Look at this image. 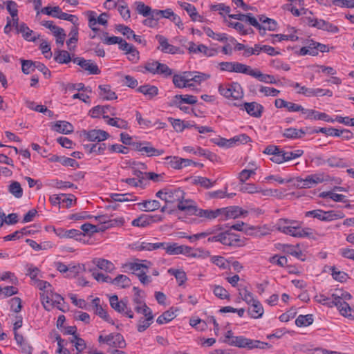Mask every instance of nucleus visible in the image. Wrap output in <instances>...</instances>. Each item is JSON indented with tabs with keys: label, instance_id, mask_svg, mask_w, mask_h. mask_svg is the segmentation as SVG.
<instances>
[{
	"label": "nucleus",
	"instance_id": "5fc2aeb1",
	"mask_svg": "<svg viewBox=\"0 0 354 354\" xmlns=\"http://www.w3.org/2000/svg\"><path fill=\"white\" fill-rule=\"evenodd\" d=\"M157 71L156 75H160L164 77H168L173 74V71L167 64L160 62L157 65Z\"/></svg>",
	"mask_w": 354,
	"mask_h": 354
},
{
	"label": "nucleus",
	"instance_id": "2eb2a0df",
	"mask_svg": "<svg viewBox=\"0 0 354 354\" xmlns=\"http://www.w3.org/2000/svg\"><path fill=\"white\" fill-rule=\"evenodd\" d=\"M191 210H194L192 213H194L193 215L198 216L199 217L202 218H206L207 219H213L218 216L219 215L222 214V210L216 209V210H211V209H199L196 207V208H191Z\"/></svg>",
	"mask_w": 354,
	"mask_h": 354
},
{
	"label": "nucleus",
	"instance_id": "49530a36",
	"mask_svg": "<svg viewBox=\"0 0 354 354\" xmlns=\"http://www.w3.org/2000/svg\"><path fill=\"white\" fill-rule=\"evenodd\" d=\"M110 198L116 202L134 201L136 200L132 194L129 193L124 194L113 193L110 194Z\"/></svg>",
	"mask_w": 354,
	"mask_h": 354
},
{
	"label": "nucleus",
	"instance_id": "774afa93",
	"mask_svg": "<svg viewBox=\"0 0 354 354\" xmlns=\"http://www.w3.org/2000/svg\"><path fill=\"white\" fill-rule=\"evenodd\" d=\"M172 81L176 88H183L186 87V80L182 74L174 75Z\"/></svg>",
	"mask_w": 354,
	"mask_h": 354
},
{
	"label": "nucleus",
	"instance_id": "cd10ccee",
	"mask_svg": "<svg viewBox=\"0 0 354 354\" xmlns=\"http://www.w3.org/2000/svg\"><path fill=\"white\" fill-rule=\"evenodd\" d=\"M306 132L303 129H297L295 128H288L284 130L283 136L289 139L301 138Z\"/></svg>",
	"mask_w": 354,
	"mask_h": 354
},
{
	"label": "nucleus",
	"instance_id": "6ab92c4d",
	"mask_svg": "<svg viewBox=\"0 0 354 354\" xmlns=\"http://www.w3.org/2000/svg\"><path fill=\"white\" fill-rule=\"evenodd\" d=\"M145 313H147L145 315V318L140 317L138 320L137 329L138 332H144L147 328L150 326L153 320V315L152 313H150L147 309H145Z\"/></svg>",
	"mask_w": 354,
	"mask_h": 354
},
{
	"label": "nucleus",
	"instance_id": "c03bdc74",
	"mask_svg": "<svg viewBox=\"0 0 354 354\" xmlns=\"http://www.w3.org/2000/svg\"><path fill=\"white\" fill-rule=\"evenodd\" d=\"M313 322V315L308 314L306 315H300L295 320V324L297 326H308Z\"/></svg>",
	"mask_w": 354,
	"mask_h": 354
},
{
	"label": "nucleus",
	"instance_id": "603ef678",
	"mask_svg": "<svg viewBox=\"0 0 354 354\" xmlns=\"http://www.w3.org/2000/svg\"><path fill=\"white\" fill-rule=\"evenodd\" d=\"M232 88V98L234 100H239L243 97V91L241 84L238 82L231 83Z\"/></svg>",
	"mask_w": 354,
	"mask_h": 354
},
{
	"label": "nucleus",
	"instance_id": "c9c22d12",
	"mask_svg": "<svg viewBox=\"0 0 354 354\" xmlns=\"http://www.w3.org/2000/svg\"><path fill=\"white\" fill-rule=\"evenodd\" d=\"M84 147L86 150L88 151V153L95 152L98 154L104 153V151L106 149V145L105 143L102 144H87L84 145Z\"/></svg>",
	"mask_w": 354,
	"mask_h": 354
},
{
	"label": "nucleus",
	"instance_id": "f03ea898",
	"mask_svg": "<svg viewBox=\"0 0 354 354\" xmlns=\"http://www.w3.org/2000/svg\"><path fill=\"white\" fill-rule=\"evenodd\" d=\"M232 339L233 340L230 342V345L241 348L251 350L253 348L266 349L271 347L268 343L263 342L259 340H253L243 336H236Z\"/></svg>",
	"mask_w": 354,
	"mask_h": 354
},
{
	"label": "nucleus",
	"instance_id": "c85d7f7f",
	"mask_svg": "<svg viewBox=\"0 0 354 354\" xmlns=\"http://www.w3.org/2000/svg\"><path fill=\"white\" fill-rule=\"evenodd\" d=\"M54 59L59 64H68L72 60L69 53L64 50H56Z\"/></svg>",
	"mask_w": 354,
	"mask_h": 354
},
{
	"label": "nucleus",
	"instance_id": "de8ad7c7",
	"mask_svg": "<svg viewBox=\"0 0 354 354\" xmlns=\"http://www.w3.org/2000/svg\"><path fill=\"white\" fill-rule=\"evenodd\" d=\"M17 32L22 33L23 37L26 40L32 41H35L37 40L36 37L31 38L30 37L32 33V30H30V28L24 23H22L19 25Z\"/></svg>",
	"mask_w": 354,
	"mask_h": 354
},
{
	"label": "nucleus",
	"instance_id": "3c124183",
	"mask_svg": "<svg viewBox=\"0 0 354 354\" xmlns=\"http://www.w3.org/2000/svg\"><path fill=\"white\" fill-rule=\"evenodd\" d=\"M114 284L120 286L122 288H128L131 285L130 279L124 274H118L113 279Z\"/></svg>",
	"mask_w": 354,
	"mask_h": 354
},
{
	"label": "nucleus",
	"instance_id": "37998d69",
	"mask_svg": "<svg viewBox=\"0 0 354 354\" xmlns=\"http://www.w3.org/2000/svg\"><path fill=\"white\" fill-rule=\"evenodd\" d=\"M168 273L175 277L179 286H182L187 281L186 273L183 270L170 268Z\"/></svg>",
	"mask_w": 354,
	"mask_h": 354
},
{
	"label": "nucleus",
	"instance_id": "f8f14e48",
	"mask_svg": "<svg viewBox=\"0 0 354 354\" xmlns=\"http://www.w3.org/2000/svg\"><path fill=\"white\" fill-rule=\"evenodd\" d=\"M118 45L121 50L125 51V54L130 55L129 60L135 62L139 59V52L132 44L127 43L121 38V41L119 42Z\"/></svg>",
	"mask_w": 354,
	"mask_h": 354
},
{
	"label": "nucleus",
	"instance_id": "f3484780",
	"mask_svg": "<svg viewBox=\"0 0 354 354\" xmlns=\"http://www.w3.org/2000/svg\"><path fill=\"white\" fill-rule=\"evenodd\" d=\"M222 210V214H225L226 218H236L241 215L247 214L248 212L243 210L238 206H231L225 208H220Z\"/></svg>",
	"mask_w": 354,
	"mask_h": 354
},
{
	"label": "nucleus",
	"instance_id": "a211bd4d",
	"mask_svg": "<svg viewBox=\"0 0 354 354\" xmlns=\"http://www.w3.org/2000/svg\"><path fill=\"white\" fill-rule=\"evenodd\" d=\"M197 102V98L194 95H176L174 96L172 104L174 106H180L183 103L189 104H195Z\"/></svg>",
	"mask_w": 354,
	"mask_h": 354
},
{
	"label": "nucleus",
	"instance_id": "e2e57ef3",
	"mask_svg": "<svg viewBox=\"0 0 354 354\" xmlns=\"http://www.w3.org/2000/svg\"><path fill=\"white\" fill-rule=\"evenodd\" d=\"M333 300H350L352 298L351 295L348 292H344L341 290H337L335 293L332 294L331 295Z\"/></svg>",
	"mask_w": 354,
	"mask_h": 354
},
{
	"label": "nucleus",
	"instance_id": "864d4df0",
	"mask_svg": "<svg viewBox=\"0 0 354 354\" xmlns=\"http://www.w3.org/2000/svg\"><path fill=\"white\" fill-rule=\"evenodd\" d=\"M171 15H172V10L171 8H167L164 10L155 9L153 11L151 16L158 21L160 18L170 19Z\"/></svg>",
	"mask_w": 354,
	"mask_h": 354
},
{
	"label": "nucleus",
	"instance_id": "b1692460",
	"mask_svg": "<svg viewBox=\"0 0 354 354\" xmlns=\"http://www.w3.org/2000/svg\"><path fill=\"white\" fill-rule=\"evenodd\" d=\"M53 130L63 134H69L73 131V127L66 121H58L54 124Z\"/></svg>",
	"mask_w": 354,
	"mask_h": 354
},
{
	"label": "nucleus",
	"instance_id": "a18cd8bd",
	"mask_svg": "<svg viewBox=\"0 0 354 354\" xmlns=\"http://www.w3.org/2000/svg\"><path fill=\"white\" fill-rule=\"evenodd\" d=\"M254 71L255 70L252 69L250 66L234 62V73H243L252 76Z\"/></svg>",
	"mask_w": 354,
	"mask_h": 354
},
{
	"label": "nucleus",
	"instance_id": "7ed1b4c3",
	"mask_svg": "<svg viewBox=\"0 0 354 354\" xmlns=\"http://www.w3.org/2000/svg\"><path fill=\"white\" fill-rule=\"evenodd\" d=\"M284 221H278L276 224V228L281 232L289 234L294 237H311L313 230L310 228H302L301 225L288 226L282 225Z\"/></svg>",
	"mask_w": 354,
	"mask_h": 354
},
{
	"label": "nucleus",
	"instance_id": "4468645a",
	"mask_svg": "<svg viewBox=\"0 0 354 354\" xmlns=\"http://www.w3.org/2000/svg\"><path fill=\"white\" fill-rule=\"evenodd\" d=\"M243 106L248 114L254 118H260L263 111V106L256 102H245Z\"/></svg>",
	"mask_w": 354,
	"mask_h": 354
},
{
	"label": "nucleus",
	"instance_id": "6e6d98bb",
	"mask_svg": "<svg viewBox=\"0 0 354 354\" xmlns=\"http://www.w3.org/2000/svg\"><path fill=\"white\" fill-rule=\"evenodd\" d=\"M21 70L24 74H30L35 70V62L21 59Z\"/></svg>",
	"mask_w": 354,
	"mask_h": 354
},
{
	"label": "nucleus",
	"instance_id": "ea45409f",
	"mask_svg": "<svg viewBox=\"0 0 354 354\" xmlns=\"http://www.w3.org/2000/svg\"><path fill=\"white\" fill-rule=\"evenodd\" d=\"M142 151H145L147 156H158L164 153V150L158 149L151 146L149 142H145V145L142 148Z\"/></svg>",
	"mask_w": 354,
	"mask_h": 354
},
{
	"label": "nucleus",
	"instance_id": "473e14b6",
	"mask_svg": "<svg viewBox=\"0 0 354 354\" xmlns=\"http://www.w3.org/2000/svg\"><path fill=\"white\" fill-rule=\"evenodd\" d=\"M188 50L189 53H203L204 55L211 57L214 55V53H209V50L207 47L203 44H200L198 46H196L194 42L189 43V46L188 48Z\"/></svg>",
	"mask_w": 354,
	"mask_h": 354
},
{
	"label": "nucleus",
	"instance_id": "f257e3e1",
	"mask_svg": "<svg viewBox=\"0 0 354 354\" xmlns=\"http://www.w3.org/2000/svg\"><path fill=\"white\" fill-rule=\"evenodd\" d=\"M164 250L169 255L184 254L189 257H200L203 256L204 251L200 248L194 249L187 245H179L176 243H166Z\"/></svg>",
	"mask_w": 354,
	"mask_h": 354
},
{
	"label": "nucleus",
	"instance_id": "39448f33",
	"mask_svg": "<svg viewBox=\"0 0 354 354\" xmlns=\"http://www.w3.org/2000/svg\"><path fill=\"white\" fill-rule=\"evenodd\" d=\"M324 180L322 175L319 174L308 175L304 179L301 177L296 178L297 187L301 189L311 188L314 185L322 183Z\"/></svg>",
	"mask_w": 354,
	"mask_h": 354
},
{
	"label": "nucleus",
	"instance_id": "423d86ee",
	"mask_svg": "<svg viewBox=\"0 0 354 354\" xmlns=\"http://www.w3.org/2000/svg\"><path fill=\"white\" fill-rule=\"evenodd\" d=\"M81 136H84L90 142H101L106 140L109 137V134L101 129H92L90 131L82 130Z\"/></svg>",
	"mask_w": 354,
	"mask_h": 354
},
{
	"label": "nucleus",
	"instance_id": "4c0bfd02",
	"mask_svg": "<svg viewBox=\"0 0 354 354\" xmlns=\"http://www.w3.org/2000/svg\"><path fill=\"white\" fill-rule=\"evenodd\" d=\"M8 192L15 198H19L23 196V189L17 181H12L8 186Z\"/></svg>",
	"mask_w": 354,
	"mask_h": 354
},
{
	"label": "nucleus",
	"instance_id": "e433bc0d",
	"mask_svg": "<svg viewBox=\"0 0 354 354\" xmlns=\"http://www.w3.org/2000/svg\"><path fill=\"white\" fill-rule=\"evenodd\" d=\"M323 221H331L333 220L340 219L343 218L345 215L341 211H324V215H323Z\"/></svg>",
	"mask_w": 354,
	"mask_h": 354
},
{
	"label": "nucleus",
	"instance_id": "4be33fe9",
	"mask_svg": "<svg viewBox=\"0 0 354 354\" xmlns=\"http://www.w3.org/2000/svg\"><path fill=\"white\" fill-rule=\"evenodd\" d=\"M137 91L145 96L147 97L149 100L153 98L158 94V88L156 86L145 84L143 86H140Z\"/></svg>",
	"mask_w": 354,
	"mask_h": 354
},
{
	"label": "nucleus",
	"instance_id": "4d7b16f0",
	"mask_svg": "<svg viewBox=\"0 0 354 354\" xmlns=\"http://www.w3.org/2000/svg\"><path fill=\"white\" fill-rule=\"evenodd\" d=\"M328 165L331 167H342L344 168L348 166V165L344 161L343 159L337 158L335 156H332L326 160Z\"/></svg>",
	"mask_w": 354,
	"mask_h": 354
},
{
	"label": "nucleus",
	"instance_id": "58836bf2",
	"mask_svg": "<svg viewBox=\"0 0 354 354\" xmlns=\"http://www.w3.org/2000/svg\"><path fill=\"white\" fill-rule=\"evenodd\" d=\"M135 4L136 5V11L138 14L142 15L143 17L152 15L153 10H152L149 6L145 5L141 1H137Z\"/></svg>",
	"mask_w": 354,
	"mask_h": 354
},
{
	"label": "nucleus",
	"instance_id": "7c9ffc66",
	"mask_svg": "<svg viewBox=\"0 0 354 354\" xmlns=\"http://www.w3.org/2000/svg\"><path fill=\"white\" fill-rule=\"evenodd\" d=\"M151 215H142L132 221V225L137 227H146L153 223Z\"/></svg>",
	"mask_w": 354,
	"mask_h": 354
},
{
	"label": "nucleus",
	"instance_id": "412c9836",
	"mask_svg": "<svg viewBox=\"0 0 354 354\" xmlns=\"http://www.w3.org/2000/svg\"><path fill=\"white\" fill-rule=\"evenodd\" d=\"M138 207L142 211L153 212L160 208V203L157 200H146L138 203Z\"/></svg>",
	"mask_w": 354,
	"mask_h": 354
},
{
	"label": "nucleus",
	"instance_id": "dca6fc26",
	"mask_svg": "<svg viewBox=\"0 0 354 354\" xmlns=\"http://www.w3.org/2000/svg\"><path fill=\"white\" fill-rule=\"evenodd\" d=\"M53 231L60 238L75 239L76 240L78 239V236L83 234L80 230L75 229L67 230L63 228H53Z\"/></svg>",
	"mask_w": 354,
	"mask_h": 354
},
{
	"label": "nucleus",
	"instance_id": "0eeeda50",
	"mask_svg": "<svg viewBox=\"0 0 354 354\" xmlns=\"http://www.w3.org/2000/svg\"><path fill=\"white\" fill-rule=\"evenodd\" d=\"M220 243L224 245L230 247H240L243 245V243L239 239V236L238 234L232 233L230 231L221 232Z\"/></svg>",
	"mask_w": 354,
	"mask_h": 354
},
{
	"label": "nucleus",
	"instance_id": "f704fd0d",
	"mask_svg": "<svg viewBox=\"0 0 354 354\" xmlns=\"http://www.w3.org/2000/svg\"><path fill=\"white\" fill-rule=\"evenodd\" d=\"M41 300L44 308L49 311L53 308V304H52V296L50 295V290H47L40 295Z\"/></svg>",
	"mask_w": 354,
	"mask_h": 354
},
{
	"label": "nucleus",
	"instance_id": "a878e982",
	"mask_svg": "<svg viewBox=\"0 0 354 354\" xmlns=\"http://www.w3.org/2000/svg\"><path fill=\"white\" fill-rule=\"evenodd\" d=\"M93 263L96 265L97 268L101 270H104L106 272H111L114 269V265L112 262L109 260L104 259H94Z\"/></svg>",
	"mask_w": 354,
	"mask_h": 354
},
{
	"label": "nucleus",
	"instance_id": "72a5a7b5",
	"mask_svg": "<svg viewBox=\"0 0 354 354\" xmlns=\"http://www.w3.org/2000/svg\"><path fill=\"white\" fill-rule=\"evenodd\" d=\"M194 201L192 200H183L180 201V203L178 204V209L180 211L185 212L187 214L193 215L194 213H192L194 212V210H191L189 209L191 208H196V205H193Z\"/></svg>",
	"mask_w": 354,
	"mask_h": 354
},
{
	"label": "nucleus",
	"instance_id": "09e8293b",
	"mask_svg": "<svg viewBox=\"0 0 354 354\" xmlns=\"http://www.w3.org/2000/svg\"><path fill=\"white\" fill-rule=\"evenodd\" d=\"M165 245L166 243H142V244L139 246L138 250L151 251L160 248L164 249Z\"/></svg>",
	"mask_w": 354,
	"mask_h": 354
},
{
	"label": "nucleus",
	"instance_id": "9d476101",
	"mask_svg": "<svg viewBox=\"0 0 354 354\" xmlns=\"http://www.w3.org/2000/svg\"><path fill=\"white\" fill-rule=\"evenodd\" d=\"M116 30L120 32L123 35L126 36L128 39L132 38L136 42L146 46L147 41L141 36L137 35L128 26L119 24L116 26Z\"/></svg>",
	"mask_w": 354,
	"mask_h": 354
},
{
	"label": "nucleus",
	"instance_id": "5701e85b",
	"mask_svg": "<svg viewBox=\"0 0 354 354\" xmlns=\"http://www.w3.org/2000/svg\"><path fill=\"white\" fill-rule=\"evenodd\" d=\"M263 312V308L258 300L254 301L248 310V314L254 319L261 317Z\"/></svg>",
	"mask_w": 354,
	"mask_h": 354
},
{
	"label": "nucleus",
	"instance_id": "2f4dec72",
	"mask_svg": "<svg viewBox=\"0 0 354 354\" xmlns=\"http://www.w3.org/2000/svg\"><path fill=\"white\" fill-rule=\"evenodd\" d=\"M82 62L84 63L80 64V67L85 71H88L90 74L98 75L100 73V70L98 66L95 64L93 63L91 60H86L84 59Z\"/></svg>",
	"mask_w": 354,
	"mask_h": 354
},
{
	"label": "nucleus",
	"instance_id": "680f3d73",
	"mask_svg": "<svg viewBox=\"0 0 354 354\" xmlns=\"http://www.w3.org/2000/svg\"><path fill=\"white\" fill-rule=\"evenodd\" d=\"M215 182H212L209 178L205 177L198 176L194 179V183L196 185H200L201 186L209 189L212 187Z\"/></svg>",
	"mask_w": 354,
	"mask_h": 354
},
{
	"label": "nucleus",
	"instance_id": "393cba45",
	"mask_svg": "<svg viewBox=\"0 0 354 354\" xmlns=\"http://www.w3.org/2000/svg\"><path fill=\"white\" fill-rule=\"evenodd\" d=\"M252 77L257 79L259 81L266 84H277V81L274 77L271 75L264 74L259 70H255L254 73L252 74Z\"/></svg>",
	"mask_w": 354,
	"mask_h": 354
},
{
	"label": "nucleus",
	"instance_id": "338daca9",
	"mask_svg": "<svg viewBox=\"0 0 354 354\" xmlns=\"http://www.w3.org/2000/svg\"><path fill=\"white\" fill-rule=\"evenodd\" d=\"M165 159L168 161V163L172 168L176 169L183 168L182 162H180L182 158H178L177 156H168Z\"/></svg>",
	"mask_w": 354,
	"mask_h": 354
},
{
	"label": "nucleus",
	"instance_id": "bb28decb",
	"mask_svg": "<svg viewBox=\"0 0 354 354\" xmlns=\"http://www.w3.org/2000/svg\"><path fill=\"white\" fill-rule=\"evenodd\" d=\"M103 118L107 119L106 122L109 125L122 129H128V122L124 120L119 118H111L108 115H103Z\"/></svg>",
	"mask_w": 354,
	"mask_h": 354
},
{
	"label": "nucleus",
	"instance_id": "9b49d317",
	"mask_svg": "<svg viewBox=\"0 0 354 354\" xmlns=\"http://www.w3.org/2000/svg\"><path fill=\"white\" fill-rule=\"evenodd\" d=\"M104 341L106 344L112 347L124 348L127 345L123 336L118 333L104 336Z\"/></svg>",
	"mask_w": 354,
	"mask_h": 354
},
{
	"label": "nucleus",
	"instance_id": "c756f323",
	"mask_svg": "<svg viewBox=\"0 0 354 354\" xmlns=\"http://www.w3.org/2000/svg\"><path fill=\"white\" fill-rule=\"evenodd\" d=\"M99 88L100 89V95L103 96L104 100H112L117 99L115 93L111 89L110 85H100Z\"/></svg>",
	"mask_w": 354,
	"mask_h": 354
},
{
	"label": "nucleus",
	"instance_id": "ddd939ff",
	"mask_svg": "<svg viewBox=\"0 0 354 354\" xmlns=\"http://www.w3.org/2000/svg\"><path fill=\"white\" fill-rule=\"evenodd\" d=\"M333 306H335L337 308L342 316L346 317H353V315H351L352 308L345 301L333 300L330 303L328 304V307H332Z\"/></svg>",
	"mask_w": 354,
	"mask_h": 354
},
{
	"label": "nucleus",
	"instance_id": "052dcab7",
	"mask_svg": "<svg viewBox=\"0 0 354 354\" xmlns=\"http://www.w3.org/2000/svg\"><path fill=\"white\" fill-rule=\"evenodd\" d=\"M214 294L217 297L221 299H230V294L222 286L216 285L214 287L213 289Z\"/></svg>",
	"mask_w": 354,
	"mask_h": 354
},
{
	"label": "nucleus",
	"instance_id": "6e6552de",
	"mask_svg": "<svg viewBox=\"0 0 354 354\" xmlns=\"http://www.w3.org/2000/svg\"><path fill=\"white\" fill-rule=\"evenodd\" d=\"M185 192L180 188H176L174 189H167L165 196H164L163 201L166 203H179L180 201H183L185 198Z\"/></svg>",
	"mask_w": 354,
	"mask_h": 354
},
{
	"label": "nucleus",
	"instance_id": "0e129e2a",
	"mask_svg": "<svg viewBox=\"0 0 354 354\" xmlns=\"http://www.w3.org/2000/svg\"><path fill=\"white\" fill-rule=\"evenodd\" d=\"M239 295L242 297L243 301H245L248 304H250L253 303L254 299L253 297V295L252 292L248 291L246 288H243L242 289H239Z\"/></svg>",
	"mask_w": 354,
	"mask_h": 354
},
{
	"label": "nucleus",
	"instance_id": "79ce46f5",
	"mask_svg": "<svg viewBox=\"0 0 354 354\" xmlns=\"http://www.w3.org/2000/svg\"><path fill=\"white\" fill-rule=\"evenodd\" d=\"M319 197L323 198H329L335 202H346L344 200L346 196L344 195L334 193L333 192H323L319 194Z\"/></svg>",
	"mask_w": 354,
	"mask_h": 354
},
{
	"label": "nucleus",
	"instance_id": "13d9d810",
	"mask_svg": "<svg viewBox=\"0 0 354 354\" xmlns=\"http://www.w3.org/2000/svg\"><path fill=\"white\" fill-rule=\"evenodd\" d=\"M175 317L174 312L167 310L158 317L156 322L158 324H163L171 321Z\"/></svg>",
	"mask_w": 354,
	"mask_h": 354
},
{
	"label": "nucleus",
	"instance_id": "8fccbe9b",
	"mask_svg": "<svg viewBox=\"0 0 354 354\" xmlns=\"http://www.w3.org/2000/svg\"><path fill=\"white\" fill-rule=\"evenodd\" d=\"M203 29L205 32L209 37H211L219 41H226L227 40V35L225 33H215L209 27H205Z\"/></svg>",
	"mask_w": 354,
	"mask_h": 354
},
{
	"label": "nucleus",
	"instance_id": "bf43d9fd",
	"mask_svg": "<svg viewBox=\"0 0 354 354\" xmlns=\"http://www.w3.org/2000/svg\"><path fill=\"white\" fill-rule=\"evenodd\" d=\"M250 141V138L246 134H240L227 140L228 147H231L233 143L245 144Z\"/></svg>",
	"mask_w": 354,
	"mask_h": 354
},
{
	"label": "nucleus",
	"instance_id": "69168bd1",
	"mask_svg": "<svg viewBox=\"0 0 354 354\" xmlns=\"http://www.w3.org/2000/svg\"><path fill=\"white\" fill-rule=\"evenodd\" d=\"M126 267H127L130 270L133 271V273L135 274L136 273L140 272L142 270L148 269V266L147 265L138 263H129L126 264Z\"/></svg>",
	"mask_w": 354,
	"mask_h": 354
},
{
	"label": "nucleus",
	"instance_id": "aec40b11",
	"mask_svg": "<svg viewBox=\"0 0 354 354\" xmlns=\"http://www.w3.org/2000/svg\"><path fill=\"white\" fill-rule=\"evenodd\" d=\"M109 112L111 115H115V109L106 105V106H96L93 107L91 111V115L93 118H97L100 114L106 115L105 113Z\"/></svg>",
	"mask_w": 354,
	"mask_h": 354
},
{
	"label": "nucleus",
	"instance_id": "a19ab883",
	"mask_svg": "<svg viewBox=\"0 0 354 354\" xmlns=\"http://www.w3.org/2000/svg\"><path fill=\"white\" fill-rule=\"evenodd\" d=\"M179 3L180 7L187 11V12L189 14V15L190 16L193 21H196V17H198L199 18H201V17L197 12L196 8H195L194 6L186 2Z\"/></svg>",
	"mask_w": 354,
	"mask_h": 354
},
{
	"label": "nucleus",
	"instance_id": "20e7f679",
	"mask_svg": "<svg viewBox=\"0 0 354 354\" xmlns=\"http://www.w3.org/2000/svg\"><path fill=\"white\" fill-rule=\"evenodd\" d=\"M110 305L115 311L123 313L129 318L133 317V313L130 308L127 307V301L124 300L118 301L117 295H113L109 299Z\"/></svg>",
	"mask_w": 354,
	"mask_h": 354
},
{
	"label": "nucleus",
	"instance_id": "1a4fd4ad",
	"mask_svg": "<svg viewBox=\"0 0 354 354\" xmlns=\"http://www.w3.org/2000/svg\"><path fill=\"white\" fill-rule=\"evenodd\" d=\"M156 39L158 41L160 44V46L158 49L160 50L162 52L165 53H171L176 54L180 53V49L179 47L174 46L168 42V39L160 35H157L156 36Z\"/></svg>",
	"mask_w": 354,
	"mask_h": 354
}]
</instances>
